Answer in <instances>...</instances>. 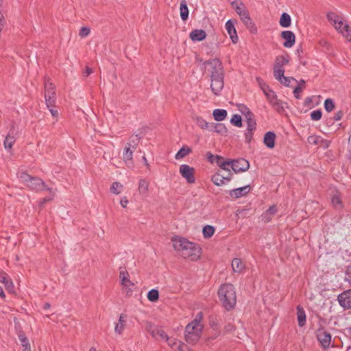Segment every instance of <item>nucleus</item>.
Here are the masks:
<instances>
[{
    "instance_id": "obj_31",
    "label": "nucleus",
    "mask_w": 351,
    "mask_h": 351,
    "mask_svg": "<svg viewBox=\"0 0 351 351\" xmlns=\"http://www.w3.org/2000/svg\"><path fill=\"white\" fill-rule=\"evenodd\" d=\"M279 23L282 27H289L291 24V18L290 15L286 12H283L280 18Z\"/></svg>"
},
{
    "instance_id": "obj_54",
    "label": "nucleus",
    "mask_w": 351,
    "mask_h": 351,
    "mask_svg": "<svg viewBox=\"0 0 351 351\" xmlns=\"http://www.w3.org/2000/svg\"><path fill=\"white\" fill-rule=\"evenodd\" d=\"M346 279L351 286V266L348 267L346 270Z\"/></svg>"
},
{
    "instance_id": "obj_33",
    "label": "nucleus",
    "mask_w": 351,
    "mask_h": 351,
    "mask_svg": "<svg viewBox=\"0 0 351 351\" xmlns=\"http://www.w3.org/2000/svg\"><path fill=\"white\" fill-rule=\"evenodd\" d=\"M180 17L182 21H186L189 17V9L185 0H182L180 5Z\"/></svg>"
},
{
    "instance_id": "obj_11",
    "label": "nucleus",
    "mask_w": 351,
    "mask_h": 351,
    "mask_svg": "<svg viewBox=\"0 0 351 351\" xmlns=\"http://www.w3.org/2000/svg\"><path fill=\"white\" fill-rule=\"evenodd\" d=\"M179 172L187 183L193 184L195 182V169L188 165L183 164L180 166Z\"/></svg>"
},
{
    "instance_id": "obj_51",
    "label": "nucleus",
    "mask_w": 351,
    "mask_h": 351,
    "mask_svg": "<svg viewBox=\"0 0 351 351\" xmlns=\"http://www.w3.org/2000/svg\"><path fill=\"white\" fill-rule=\"evenodd\" d=\"M90 34V29L87 27H83L80 29L79 35L82 38L86 37Z\"/></svg>"
},
{
    "instance_id": "obj_13",
    "label": "nucleus",
    "mask_w": 351,
    "mask_h": 351,
    "mask_svg": "<svg viewBox=\"0 0 351 351\" xmlns=\"http://www.w3.org/2000/svg\"><path fill=\"white\" fill-rule=\"evenodd\" d=\"M165 341L173 350L190 351L188 346L178 339L167 336Z\"/></svg>"
},
{
    "instance_id": "obj_62",
    "label": "nucleus",
    "mask_w": 351,
    "mask_h": 351,
    "mask_svg": "<svg viewBox=\"0 0 351 351\" xmlns=\"http://www.w3.org/2000/svg\"><path fill=\"white\" fill-rule=\"evenodd\" d=\"M143 160H144V162H145V165L147 167H148V166H149V164H148V162H147V159H146V158H145V156H143Z\"/></svg>"
},
{
    "instance_id": "obj_9",
    "label": "nucleus",
    "mask_w": 351,
    "mask_h": 351,
    "mask_svg": "<svg viewBox=\"0 0 351 351\" xmlns=\"http://www.w3.org/2000/svg\"><path fill=\"white\" fill-rule=\"evenodd\" d=\"M136 148V144L131 145V143H128L123 149V161L125 165L130 169L134 167L133 153L135 151Z\"/></svg>"
},
{
    "instance_id": "obj_20",
    "label": "nucleus",
    "mask_w": 351,
    "mask_h": 351,
    "mask_svg": "<svg viewBox=\"0 0 351 351\" xmlns=\"http://www.w3.org/2000/svg\"><path fill=\"white\" fill-rule=\"evenodd\" d=\"M231 179V175L228 174V176H224L221 175L220 173H215L211 178V180L213 182V184L219 186L228 184Z\"/></svg>"
},
{
    "instance_id": "obj_25",
    "label": "nucleus",
    "mask_w": 351,
    "mask_h": 351,
    "mask_svg": "<svg viewBox=\"0 0 351 351\" xmlns=\"http://www.w3.org/2000/svg\"><path fill=\"white\" fill-rule=\"evenodd\" d=\"M276 134L274 132H267L265 134L263 142L269 149H273L275 146Z\"/></svg>"
},
{
    "instance_id": "obj_28",
    "label": "nucleus",
    "mask_w": 351,
    "mask_h": 351,
    "mask_svg": "<svg viewBox=\"0 0 351 351\" xmlns=\"http://www.w3.org/2000/svg\"><path fill=\"white\" fill-rule=\"evenodd\" d=\"M277 208L276 206H270L261 216L262 221L268 223L271 221L272 217L276 213Z\"/></svg>"
},
{
    "instance_id": "obj_34",
    "label": "nucleus",
    "mask_w": 351,
    "mask_h": 351,
    "mask_svg": "<svg viewBox=\"0 0 351 351\" xmlns=\"http://www.w3.org/2000/svg\"><path fill=\"white\" fill-rule=\"evenodd\" d=\"M213 116L215 120L217 121H221L226 118L227 111L223 109H215L213 112Z\"/></svg>"
},
{
    "instance_id": "obj_50",
    "label": "nucleus",
    "mask_w": 351,
    "mask_h": 351,
    "mask_svg": "<svg viewBox=\"0 0 351 351\" xmlns=\"http://www.w3.org/2000/svg\"><path fill=\"white\" fill-rule=\"evenodd\" d=\"M256 80L262 91L269 87L261 77H256Z\"/></svg>"
},
{
    "instance_id": "obj_43",
    "label": "nucleus",
    "mask_w": 351,
    "mask_h": 351,
    "mask_svg": "<svg viewBox=\"0 0 351 351\" xmlns=\"http://www.w3.org/2000/svg\"><path fill=\"white\" fill-rule=\"evenodd\" d=\"M147 299L151 302H156L158 300L159 293L157 289H153L147 293Z\"/></svg>"
},
{
    "instance_id": "obj_30",
    "label": "nucleus",
    "mask_w": 351,
    "mask_h": 351,
    "mask_svg": "<svg viewBox=\"0 0 351 351\" xmlns=\"http://www.w3.org/2000/svg\"><path fill=\"white\" fill-rule=\"evenodd\" d=\"M297 319L298 322V325L300 327H302L306 324V313L304 309L298 306L297 307Z\"/></svg>"
},
{
    "instance_id": "obj_14",
    "label": "nucleus",
    "mask_w": 351,
    "mask_h": 351,
    "mask_svg": "<svg viewBox=\"0 0 351 351\" xmlns=\"http://www.w3.org/2000/svg\"><path fill=\"white\" fill-rule=\"evenodd\" d=\"M250 167L249 162L243 158L231 160V169L236 173L246 171Z\"/></svg>"
},
{
    "instance_id": "obj_17",
    "label": "nucleus",
    "mask_w": 351,
    "mask_h": 351,
    "mask_svg": "<svg viewBox=\"0 0 351 351\" xmlns=\"http://www.w3.org/2000/svg\"><path fill=\"white\" fill-rule=\"evenodd\" d=\"M282 38L285 40L283 46L286 48L292 47L295 43V36L294 33L289 30L283 31L281 33Z\"/></svg>"
},
{
    "instance_id": "obj_12",
    "label": "nucleus",
    "mask_w": 351,
    "mask_h": 351,
    "mask_svg": "<svg viewBox=\"0 0 351 351\" xmlns=\"http://www.w3.org/2000/svg\"><path fill=\"white\" fill-rule=\"evenodd\" d=\"M317 338L323 349L326 350L331 346V335L324 329L320 328L317 331Z\"/></svg>"
},
{
    "instance_id": "obj_42",
    "label": "nucleus",
    "mask_w": 351,
    "mask_h": 351,
    "mask_svg": "<svg viewBox=\"0 0 351 351\" xmlns=\"http://www.w3.org/2000/svg\"><path fill=\"white\" fill-rule=\"evenodd\" d=\"M332 204L333 206L337 209H340L343 208L342 202L341 197L339 194H335L332 197Z\"/></svg>"
},
{
    "instance_id": "obj_53",
    "label": "nucleus",
    "mask_w": 351,
    "mask_h": 351,
    "mask_svg": "<svg viewBox=\"0 0 351 351\" xmlns=\"http://www.w3.org/2000/svg\"><path fill=\"white\" fill-rule=\"evenodd\" d=\"M302 87L300 86H296L294 90H293V94L295 97V98L297 99H300V93L302 92Z\"/></svg>"
},
{
    "instance_id": "obj_16",
    "label": "nucleus",
    "mask_w": 351,
    "mask_h": 351,
    "mask_svg": "<svg viewBox=\"0 0 351 351\" xmlns=\"http://www.w3.org/2000/svg\"><path fill=\"white\" fill-rule=\"evenodd\" d=\"M119 278L121 285L125 290H127V293L132 291V288L134 287V284L130 280L129 274L125 269H121Z\"/></svg>"
},
{
    "instance_id": "obj_37",
    "label": "nucleus",
    "mask_w": 351,
    "mask_h": 351,
    "mask_svg": "<svg viewBox=\"0 0 351 351\" xmlns=\"http://www.w3.org/2000/svg\"><path fill=\"white\" fill-rule=\"evenodd\" d=\"M232 267L234 272H241L244 268V264L240 258H234L232 261Z\"/></svg>"
},
{
    "instance_id": "obj_41",
    "label": "nucleus",
    "mask_w": 351,
    "mask_h": 351,
    "mask_svg": "<svg viewBox=\"0 0 351 351\" xmlns=\"http://www.w3.org/2000/svg\"><path fill=\"white\" fill-rule=\"evenodd\" d=\"M110 189L112 193L119 195L123 191V186L119 182H114L112 184Z\"/></svg>"
},
{
    "instance_id": "obj_57",
    "label": "nucleus",
    "mask_w": 351,
    "mask_h": 351,
    "mask_svg": "<svg viewBox=\"0 0 351 351\" xmlns=\"http://www.w3.org/2000/svg\"><path fill=\"white\" fill-rule=\"evenodd\" d=\"M92 73H93V69L91 68L86 67V70L84 73V75L87 77V76L90 75Z\"/></svg>"
},
{
    "instance_id": "obj_49",
    "label": "nucleus",
    "mask_w": 351,
    "mask_h": 351,
    "mask_svg": "<svg viewBox=\"0 0 351 351\" xmlns=\"http://www.w3.org/2000/svg\"><path fill=\"white\" fill-rule=\"evenodd\" d=\"M311 118L313 121H318L322 118V112L319 110H313L311 113Z\"/></svg>"
},
{
    "instance_id": "obj_1",
    "label": "nucleus",
    "mask_w": 351,
    "mask_h": 351,
    "mask_svg": "<svg viewBox=\"0 0 351 351\" xmlns=\"http://www.w3.org/2000/svg\"><path fill=\"white\" fill-rule=\"evenodd\" d=\"M208 65L210 77V88L215 95H219L224 86V72L221 62L219 59H212L204 63Z\"/></svg>"
},
{
    "instance_id": "obj_32",
    "label": "nucleus",
    "mask_w": 351,
    "mask_h": 351,
    "mask_svg": "<svg viewBox=\"0 0 351 351\" xmlns=\"http://www.w3.org/2000/svg\"><path fill=\"white\" fill-rule=\"evenodd\" d=\"M208 131L215 132L219 134H223L226 132V128L222 123H211Z\"/></svg>"
},
{
    "instance_id": "obj_60",
    "label": "nucleus",
    "mask_w": 351,
    "mask_h": 351,
    "mask_svg": "<svg viewBox=\"0 0 351 351\" xmlns=\"http://www.w3.org/2000/svg\"><path fill=\"white\" fill-rule=\"evenodd\" d=\"M304 84H305V81L304 80H301L298 82V86H300L302 87V86H304Z\"/></svg>"
},
{
    "instance_id": "obj_23",
    "label": "nucleus",
    "mask_w": 351,
    "mask_h": 351,
    "mask_svg": "<svg viewBox=\"0 0 351 351\" xmlns=\"http://www.w3.org/2000/svg\"><path fill=\"white\" fill-rule=\"evenodd\" d=\"M211 158H215L216 159L215 161L217 163L218 166L223 170L226 171L229 175H231L230 169H229V166H231V160L223 161V158L221 156L211 155L210 160L212 162H214V160H213Z\"/></svg>"
},
{
    "instance_id": "obj_6",
    "label": "nucleus",
    "mask_w": 351,
    "mask_h": 351,
    "mask_svg": "<svg viewBox=\"0 0 351 351\" xmlns=\"http://www.w3.org/2000/svg\"><path fill=\"white\" fill-rule=\"evenodd\" d=\"M289 62V56L288 55L278 56L275 59L273 68V73L275 79L285 86H289L291 81L294 80L292 77L284 75L285 66L288 64Z\"/></svg>"
},
{
    "instance_id": "obj_40",
    "label": "nucleus",
    "mask_w": 351,
    "mask_h": 351,
    "mask_svg": "<svg viewBox=\"0 0 351 351\" xmlns=\"http://www.w3.org/2000/svg\"><path fill=\"white\" fill-rule=\"evenodd\" d=\"M16 138L14 136L8 134L4 141L3 145L4 147L6 149H10L12 147L13 144L14 143Z\"/></svg>"
},
{
    "instance_id": "obj_22",
    "label": "nucleus",
    "mask_w": 351,
    "mask_h": 351,
    "mask_svg": "<svg viewBox=\"0 0 351 351\" xmlns=\"http://www.w3.org/2000/svg\"><path fill=\"white\" fill-rule=\"evenodd\" d=\"M127 323L126 315L121 314L119 317L117 322L114 324V332L119 335H121L125 328Z\"/></svg>"
},
{
    "instance_id": "obj_3",
    "label": "nucleus",
    "mask_w": 351,
    "mask_h": 351,
    "mask_svg": "<svg viewBox=\"0 0 351 351\" xmlns=\"http://www.w3.org/2000/svg\"><path fill=\"white\" fill-rule=\"evenodd\" d=\"M202 319L203 314L202 312H199L195 318L186 326L184 336V340L188 344L195 346L200 339L204 328Z\"/></svg>"
},
{
    "instance_id": "obj_29",
    "label": "nucleus",
    "mask_w": 351,
    "mask_h": 351,
    "mask_svg": "<svg viewBox=\"0 0 351 351\" xmlns=\"http://www.w3.org/2000/svg\"><path fill=\"white\" fill-rule=\"evenodd\" d=\"M193 119L199 128L202 130H209L211 123H208L204 119L199 116L193 117Z\"/></svg>"
},
{
    "instance_id": "obj_26",
    "label": "nucleus",
    "mask_w": 351,
    "mask_h": 351,
    "mask_svg": "<svg viewBox=\"0 0 351 351\" xmlns=\"http://www.w3.org/2000/svg\"><path fill=\"white\" fill-rule=\"evenodd\" d=\"M149 332L152 335V337L155 339H160L162 341H165L168 335L164 331V330L159 326H156L154 328H151L149 329Z\"/></svg>"
},
{
    "instance_id": "obj_4",
    "label": "nucleus",
    "mask_w": 351,
    "mask_h": 351,
    "mask_svg": "<svg viewBox=\"0 0 351 351\" xmlns=\"http://www.w3.org/2000/svg\"><path fill=\"white\" fill-rule=\"evenodd\" d=\"M326 18L334 28L351 43V27L345 18L334 11L328 12L326 14Z\"/></svg>"
},
{
    "instance_id": "obj_7",
    "label": "nucleus",
    "mask_w": 351,
    "mask_h": 351,
    "mask_svg": "<svg viewBox=\"0 0 351 351\" xmlns=\"http://www.w3.org/2000/svg\"><path fill=\"white\" fill-rule=\"evenodd\" d=\"M232 6L239 16L243 23L250 27L252 25V21L249 15V12L245 5L239 1H234L231 3Z\"/></svg>"
},
{
    "instance_id": "obj_64",
    "label": "nucleus",
    "mask_w": 351,
    "mask_h": 351,
    "mask_svg": "<svg viewBox=\"0 0 351 351\" xmlns=\"http://www.w3.org/2000/svg\"><path fill=\"white\" fill-rule=\"evenodd\" d=\"M89 351H97V350L95 347H90Z\"/></svg>"
},
{
    "instance_id": "obj_48",
    "label": "nucleus",
    "mask_w": 351,
    "mask_h": 351,
    "mask_svg": "<svg viewBox=\"0 0 351 351\" xmlns=\"http://www.w3.org/2000/svg\"><path fill=\"white\" fill-rule=\"evenodd\" d=\"M263 92V93H264L265 96L266 97V98H267L268 101L270 99H272V98L274 97L276 95L275 92L272 89H271L269 87L266 88L265 90H264Z\"/></svg>"
},
{
    "instance_id": "obj_45",
    "label": "nucleus",
    "mask_w": 351,
    "mask_h": 351,
    "mask_svg": "<svg viewBox=\"0 0 351 351\" xmlns=\"http://www.w3.org/2000/svg\"><path fill=\"white\" fill-rule=\"evenodd\" d=\"M17 177L20 182L23 183L25 185L28 182V181L32 178L30 176L27 174L25 172L21 171L17 173Z\"/></svg>"
},
{
    "instance_id": "obj_19",
    "label": "nucleus",
    "mask_w": 351,
    "mask_h": 351,
    "mask_svg": "<svg viewBox=\"0 0 351 351\" xmlns=\"http://www.w3.org/2000/svg\"><path fill=\"white\" fill-rule=\"evenodd\" d=\"M25 186L34 191L45 190L46 187L45 182L42 180L33 177H32Z\"/></svg>"
},
{
    "instance_id": "obj_39",
    "label": "nucleus",
    "mask_w": 351,
    "mask_h": 351,
    "mask_svg": "<svg viewBox=\"0 0 351 351\" xmlns=\"http://www.w3.org/2000/svg\"><path fill=\"white\" fill-rule=\"evenodd\" d=\"M191 152V149L189 147H182L176 154L175 158L176 160L182 159L186 156Z\"/></svg>"
},
{
    "instance_id": "obj_24",
    "label": "nucleus",
    "mask_w": 351,
    "mask_h": 351,
    "mask_svg": "<svg viewBox=\"0 0 351 351\" xmlns=\"http://www.w3.org/2000/svg\"><path fill=\"white\" fill-rule=\"evenodd\" d=\"M226 29L228 32V34L230 36V38L232 43H237L238 41V36L237 34L236 29L234 27V23L232 22L231 20H228L226 23Z\"/></svg>"
},
{
    "instance_id": "obj_2",
    "label": "nucleus",
    "mask_w": 351,
    "mask_h": 351,
    "mask_svg": "<svg viewBox=\"0 0 351 351\" xmlns=\"http://www.w3.org/2000/svg\"><path fill=\"white\" fill-rule=\"evenodd\" d=\"M173 248L180 256L191 261H197L201 255V249L195 243L188 239L176 237L172 239Z\"/></svg>"
},
{
    "instance_id": "obj_38",
    "label": "nucleus",
    "mask_w": 351,
    "mask_h": 351,
    "mask_svg": "<svg viewBox=\"0 0 351 351\" xmlns=\"http://www.w3.org/2000/svg\"><path fill=\"white\" fill-rule=\"evenodd\" d=\"M215 228L213 226L206 225L202 229L203 237L205 239H209L214 234Z\"/></svg>"
},
{
    "instance_id": "obj_59",
    "label": "nucleus",
    "mask_w": 351,
    "mask_h": 351,
    "mask_svg": "<svg viewBox=\"0 0 351 351\" xmlns=\"http://www.w3.org/2000/svg\"><path fill=\"white\" fill-rule=\"evenodd\" d=\"M50 306H51V305L49 303H45V304H44L43 308H44V309L47 310L50 308Z\"/></svg>"
},
{
    "instance_id": "obj_18",
    "label": "nucleus",
    "mask_w": 351,
    "mask_h": 351,
    "mask_svg": "<svg viewBox=\"0 0 351 351\" xmlns=\"http://www.w3.org/2000/svg\"><path fill=\"white\" fill-rule=\"evenodd\" d=\"M251 190L250 185L237 188L229 191V195L232 199H238L247 195Z\"/></svg>"
},
{
    "instance_id": "obj_10",
    "label": "nucleus",
    "mask_w": 351,
    "mask_h": 351,
    "mask_svg": "<svg viewBox=\"0 0 351 351\" xmlns=\"http://www.w3.org/2000/svg\"><path fill=\"white\" fill-rule=\"evenodd\" d=\"M240 111L245 116L247 120V130L250 133H252L256 127V122L254 118L253 113L250 110V109L245 106H241L240 108Z\"/></svg>"
},
{
    "instance_id": "obj_21",
    "label": "nucleus",
    "mask_w": 351,
    "mask_h": 351,
    "mask_svg": "<svg viewBox=\"0 0 351 351\" xmlns=\"http://www.w3.org/2000/svg\"><path fill=\"white\" fill-rule=\"evenodd\" d=\"M149 180L141 178L138 182V191L139 195L144 199L149 196Z\"/></svg>"
},
{
    "instance_id": "obj_8",
    "label": "nucleus",
    "mask_w": 351,
    "mask_h": 351,
    "mask_svg": "<svg viewBox=\"0 0 351 351\" xmlns=\"http://www.w3.org/2000/svg\"><path fill=\"white\" fill-rule=\"evenodd\" d=\"M45 98L47 108L54 106L56 102L55 86L49 80H45Z\"/></svg>"
},
{
    "instance_id": "obj_58",
    "label": "nucleus",
    "mask_w": 351,
    "mask_h": 351,
    "mask_svg": "<svg viewBox=\"0 0 351 351\" xmlns=\"http://www.w3.org/2000/svg\"><path fill=\"white\" fill-rule=\"evenodd\" d=\"M0 297L2 298H5V293H4L3 290L1 286H0Z\"/></svg>"
},
{
    "instance_id": "obj_52",
    "label": "nucleus",
    "mask_w": 351,
    "mask_h": 351,
    "mask_svg": "<svg viewBox=\"0 0 351 351\" xmlns=\"http://www.w3.org/2000/svg\"><path fill=\"white\" fill-rule=\"evenodd\" d=\"M45 190L49 191L50 192V194L47 197H45V200H47V202L52 200L54 198L55 192L53 191L52 189L47 188V186L45 187Z\"/></svg>"
},
{
    "instance_id": "obj_55",
    "label": "nucleus",
    "mask_w": 351,
    "mask_h": 351,
    "mask_svg": "<svg viewBox=\"0 0 351 351\" xmlns=\"http://www.w3.org/2000/svg\"><path fill=\"white\" fill-rule=\"evenodd\" d=\"M53 107H54V106H51V107H49V108H49V111H50V112H51V115H52L53 117H58V110H57V109L54 108Z\"/></svg>"
},
{
    "instance_id": "obj_36",
    "label": "nucleus",
    "mask_w": 351,
    "mask_h": 351,
    "mask_svg": "<svg viewBox=\"0 0 351 351\" xmlns=\"http://www.w3.org/2000/svg\"><path fill=\"white\" fill-rule=\"evenodd\" d=\"M0 282L4 284L5 288L8 291H12L13 289L14 285L7 274H4L2 276H0Z\"/></svg>"
},
{
    "instance_id": "obj_46",
    "label": "nucleus",
    "mask_w": 351,
    "mask_h": 351,
    "mask_svg": "<svg viewBox=\"0 0 351 351\" xmlns=\"http://www.w3.org/2000/svg\"><path fill=\"white\" fill-rule=\"evenodd\" d=\"M230 123L237 127L241 128L242 126L241 117L239 114H234L230 119Z\"/></svg>"
},
{
    "instance_id": "obj_15",
    "label": "nucleus",
    "mask_w": 351,
    "mask_h": 351,
    "mask_svg": "<svg viewBox=\"0 0 351 351\" xmlns=\"http://www.w3.org/2000/svg\"><path fill=\"white\" fill-rule=\"evenodd\" d=\"M339 305L344 309L351 308V289L344 291L337 296Z\"/></svg>"
},
{
    "instance_id": "obj_44",
    "label": "nucleus",
    "mask_w": 351,
    "mask_h": 351,
    "mask_svg": "<svg viewBox=\"0 0 351 351\" xmlns=\"http://www.w3.org/2000/svg\"><path fill=\"white\" fill-rule=\"evenodd\" d=\"M269 103L275 108L276 110H280L282 108L281 101L278 99L277 95L270 99Z\"/></svg>"
},
{
    "instance_id": "obj_27",
    "label": "nucleus",
    "mask_w": 351,
    "mask_h": 351,
    "mask_svg": "<svg viewBox=\"0 0 351 351\" xmlns=\"http://www.w3.org/2000/svg\"><path fill=\"white\" fill-rule=\"evenodd\" d=\"M206 34L203 29H195L190 33V38L193 41H202L206 38Z\"/></svg>"
},
{
    "instance_id": "obj_56",
    "label": "nucleus",
    "mask_w": 351,
    "mask_h": 351,
    "mask_svg": "<svg viewBox=\"0 0 351 351\" xmlns=\"http://www.w3.org/2000/svg\"><path fill=\"white\" fill-rule=\"evenodd\" d=\"M120 204L123 208H125L128 204V200L126 197H121Z\"/></svg>"
},
{
    "instance_id": "obj_47",
    "label": "nucleus",
    "mask_w": 351,
    "mask_h": 351,
    "mask_svg": "<svg viewBox=\"0 0 351 351\" xmlns=\"http://www.w3.org/2000/svg\"><path fill=\"white\" fill-rule=\"evenodd\" d=\"M324 108L327 112H331L335 108L333 101L331 99H326L324 101Z\"/></svg>"
},
{
    "instance_id": "obj_35",
    "label": "nucleus",
    "mask_w": 351,
    "mask_h": 351,
    "mask_svg": "<svg viewBox=\"0 0 351 351\" xmlns=\"http://www.w3.org/2000/svg\"><path fill=\"white\" fill-rule=\"evenodd\" d=\"M19 339L23 348V351H31L30 344L29 341L24 333L20 332L19 333Z\"/></svg>"
},
{
    "instance_id": "obj_5",
    "label": "nucleus",
    "mask_w": 351,
    "mask_h": 351,
    "mask_svg": "<svg viewBox=\"0 0 351 351\" xmlns=\"http://www.w3.org/2000/svg\"><path fill=\"white\" fill-rule=\"evenodd\" d=\"M218 296L226 310L230 311L234 307L237 302V295L232 285L229 283L221 285L218 290Z\"/></svg>"
},
{
    "instance_id": "obj_61",
    "label": "nucleus",
    "mask_w": 351,
    "mask_h": 351,
    "mask_svg": "<svg viewBox=\"0 0 351 351\" xmlns=\"http://www.w3.org/2000/svg\"><path fill=\"white\" fill-rule=\"evenodd\" d=\"M47 201L45 200V198H43V199H41L40 201V206H43Z\"/></svg>"
},
{
    "instance_id": "obj_63",
    "label": "nucleus",
    "mask_w": 351,
    "mask_h": 351,
    "mask_svg": "<svg viewBox=\"0 0 351 351\" xmlns=\"http://www.w3.org/2000/svg\"><path fill=\"white\" fill-rule=\"evenodd\" d=\"M335 119L336 121L340 120V119H341V115H339V114H337V115L335 116Z\"/></svg>"
}]
</instances>
